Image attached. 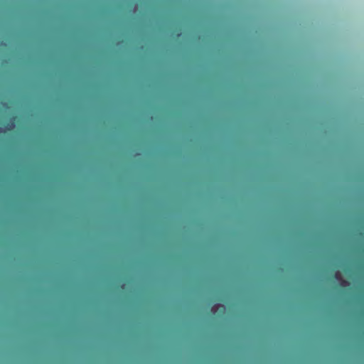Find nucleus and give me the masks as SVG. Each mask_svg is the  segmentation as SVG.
Masks as SVG:
<instances>
[{"mask_svg":"<svg viewBox=\"0 0 364 364\" xmlns=\"http://www.w3.org/2000/svg\"><path fill=\"white\" fill-rule=\"evenodd\" d=\"M21 163L19 162V166H18V181L21 182Z\"/></svg>","mask_w":364,"mask_h":364,"instance_id":"f03ea898","label":"nucleus"},{"mask_svg":"<svg viewBox=\"0 0 364 364\" xmlns=\"http://www.w3.org/2000/svg\"><path fill=\"white\" fill-rule=\"evenodd\" d=\"M18 211L21 212V196L19 195V207H18Z\"/></svg>","mask_w":364,"mask_h":364,"instance_id":"7ed1b4c3","label":"nucleus"},{"mask_svg":"<svg viewBox=\"0 0 364 364\" xmlns=\"http://www.w3.org/2000/svg\"><path fill=\"white\" fill-rule=\"evenodd\" d=\"M14 127V122H7L4 126L0 127V134H5L7 131L12 130Z\"/></svg>","mask_w":364,"mask_h":364,"instance_id":"f257e3e1","label":"nucleus"}]
</instances>
